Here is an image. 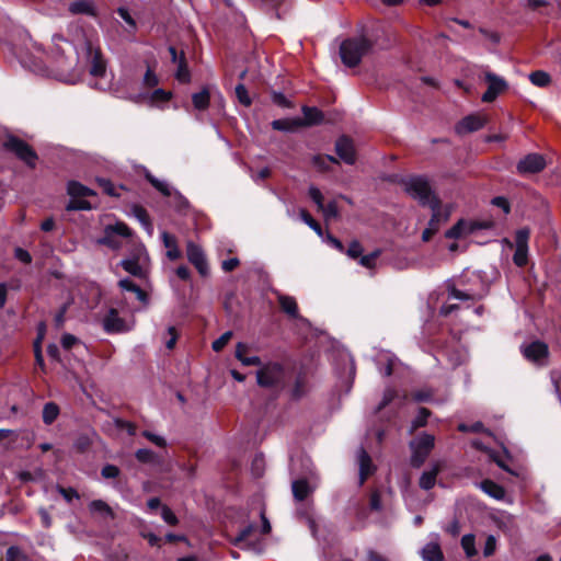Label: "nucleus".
I'll return each mask as SVG.
<instances>
[{"mask_svg": "<svg viewBox=\"0 0 561 561\" xmlns=\"http://www.w3.org/2000/svg\"><path fill=\"white\" fill-rule=\"evenodd\" d=\"M54 54L58 65L55 73L60 81L76 84L85 71L90 73L94 82L90 85L106 90L110 88L111 78L106 71V62L91 43L83 41L78 46L72 45L62 36L53 37Z\"/></svg>", "mask_w": 561, "mask_h": 561, "instance_id": "f257e3e1", "label": "nucleus"}, {"mask_svg": "<svg viewBox=\"0 0 561 561\" xmlns=\"http://www.w3.org/2000/svg\"><path fill=\"white\" fill-rule=\"evenodd\" d=\"M373 41L364 35L348 37L340 44V58L344 66L353 68L360 64L362 59L373 50Z\"/></svg>", "mask_w": 561, "mask_h": 561, "instance_id": "f03ea898", "label": "nucleus"}, {"mask_svg": "<svg viewBox=\"0 0 561 561\" xmlns=\"http://www.w3.org/2000/svg\"><path fill=\"white\" fill-rule=\"evenodd\" d=\"M407 193L421 205L430 206L431 203L438 202L430 185V182L424 176H412L404 182Z\"/></svg>", "mask_w": 561, "mask_h": 561, "instance_id": "7ed1b4c3", "label": "nucleus"}, {"mask_svg": "<svg viewBox=\"0 0 561 561\" xmlns=\"http://www.w3.org/2000/svg\"><path fill=\"white\" fill-rule=\"evenodd\" d=\"M435 445V437L427 433H421L410 442L412 467L420 468L431 454Z\"/></svg>", "mask_w": 561, "mask_h": 561, "instance_id": "20e7f679", "label": "nucleus"}, {"mask_svg": "<svg viewBox=\"0 0 561 561\" xmlns=\"http://www.w3.org/2000/svg\"><path fill=\"white\" fill-rule=\"evenodd\" d=\"M67 192L70 196V201L66 206L67 210H89L91 204L82 197L94 195V192L85 185L77 181H70L67 185Z\"/></svg>", "mask_w": 561, "mask_h": 561, "instance_id": "39448f33", "label": "nucleus"}, {"mask_svg": "<svg viewBox=\"0 0 561 561\" xmlns=\"http://www.w3.org/2000/svg\"><path fill=\"white\" fill-rule=\"evenodd\" d=\"M122 267L136 277H145L149 265V256L144 245L135 249V253L123 260Z\"/></svg>", "mask_w": 561, "mask_h": 561, "instance_id": "423d86ee", "label": "nucleus"}, {"mask_svg": "<svg viewBox=\"0 0 561 561\" xmlns=\"http://www.w3.org/2000/svg\"><path fill=\"white\" fill-rule=\"evenodd\" d=\"M285 378V371L280 364L270 363L256 371V380L261 387H277Z\"/></svg>", "mask_w": 561, "mask_h": 561, "instance_id": "0eeeda50", "label": "nucleus"}, {"mask_svg": "<svg viewBox=\"0 0 561 561\" xmlns=\"http://www.w3.org/2000/svg\"><path fill=\"white\" fill-rule=\"evenodd\" d=\"M483 78L488 83V89L482 95L483 102H492L494 101L499 94L507 89V82L500 76L491 72L484 71Z\"/></svg>", "mask_w": 561, "mask_h": 561, "instance_id": "6e6552de", "label": "nucleus"}, {"mask_svg": "<svg viewBox=\"0 0 561 561\" xmlns=\"http://www.w3.org/2000/svg\"><path fill=\"white\" fill-rule=\"evenodd\" d=\"M4 147L13 151L21 160H23L28 165L35 164L37 156L34 152V150L24 141L18 139L16 137L10 136L4 142Z\"/></svg>", "mask_w": 561, "mask_h": 561, "instance_id": "1a4fd4ad", "label": "nucleus"}, {"mask_svg": "<svg viewBox=\"0 0 561 561\" xmlns=\"http://www.w3.org/2000/svg\"><path fill=\"white\" fill-rule=\"evenodd\" d=\"M523 355L537 365H543L548 358V346L540 341H534L527 345L522 346Z\"/></svg>", "mask_w": 561, "mask_h": 561, "instance_id": "9d476101", "label": "nucleus"}, {"mask_svg": "<svg viewBox=\"0 0 561 561\" xmlns=\"http://www.w3.org/2000/svg\"><path fill=\"white\" fill-rule=\"evenodd\" d=\"M546 167L543 156L539 153H529L517 163V171L520 174L538 173Z\"/></svg>", "mask_w": 561, "mask_h": 561, "instance_id": "9b49d317", "label": "nucleus"}, {"mask_svg": "<svg viewBox=\"0 0 561 561\" xmlns=\"http://www.w3.org/2000/svg\"><path fill=\"white\" fill-rule=\"evenodd\" d=\"M131 234L130 229L124 222H116L115 225L107 226L105 228V236L100 240V243L106 244L112 249H118L121 243L117 242L114 237H129Z\"/></svg>", "mask_w": 561, "mask_h": 561, "instance_id": "f8f14e48", "label": "nucleus"}, {"mask_svg": "<svg viewBox=\"0 0 561 561\" xmlns=\"http://www.w3.org/2000/svg\"><path fill=\"white\" fill-rule=\"evenodd\" d=\"M432 217L428 221L431 231H438L442 224L446 222L454 209L453 205H446L444 209L440 207L439 202L431 203Z\"/></svg>", "mask_w": 561, "mask_h": 561, "instance_id": "ddd939ff", "label": "nucleus"}, {"mask_svg": "<svg viewBox=\"0 0 561 561\" xmlns=\"http://www.w3.org/2000/svg\"><path fill=\"white\" fill-rule=\"evenodd\" d=\"M186 254L188 261L196 267L202 276L208 274V264L206 262L203 250L194 242H187Z\"/></svg>", "mask_w": 561, "mask_h": 561, "instance_id": "4468645a", "label": "nucleus"}, {"mask_svg": "<svg viewBox=\"0 0 561 561\" xmlns=\"http://www.w3.org/2000/svg\"><path fill=\"white\" fill-rule=\"evenodd\" d=\"M335 151L347 164H354L356 161L355 149L352 140L345 136L340 137L335 142Z\"/></svg>", "mask_w": 561, "mask_h": 561, "instance_id": "2eb2a0df", "label": "nucleus"}, {"mask_svg": "<svg viewBox=\"0 0 561 561\" xmlns=\"http://www.w3.org/2000/svg\"><path fill=\"white\" fill-rule=\"evenodd\" d=\"M485 286L481 283L480 289H473L472 287L467 289H457L456 287L449 288V298L459 300H479L485 295Z\"/></svg>", "mask_w": 561, "mask_h": 561, "instance_id": "dca6fc26", "label": "nucleus"}, {"mask_svg": "<svg viewBox=\"0 0 561 561\" xmlns=\"http://www.w3.org/2000/svg\"><path fill=\"white\" fill-rule=\"evenodd\" d=\"M357 462L359 466V484H363L374 472L375 467L373 466L370 456L364 448H359L357 451Z\"/></svg>", "mask_w": 561, "mask_h": 561, "instance_id": "f3484780", "label": "nucleus"}, {"mask_svg": "<svg viewBox=\"0 0 561 561\" xmlns=\"http://www.w3.org/2000/svg\"><path fill=\"white\" fill-rule=\"evenodd\" d=\"M484 125V119L478 115H469L462 118L456 126L458 134H468L479 130Z\"/></svg>", "mask_w": 561, "mask_h": 561, "instance_id": "a211bd4d", "label": "nucleus"}, {"mask_svg": "<svg viewBox=\"0 0 561 561\" xmlns=\"http://www.w3.org/2000/svg\"><path fill=\"white\" fill-rule=\"evenodd\" d=\"M103 328L107 333L125 331L124 321L118 317L116 310L111 309L103 319Z\"/></svg>", "mask_w": 561, "mask_h": 561, "instance_id": "6ab92c4d", "label": "nucleus"}, {"mask_svg": "<svg viewBox=\"0 0 561 561\" xmlns=\"http://www.w3.org/2000/svg\"><path fill=\"white\" fill-rule=\"evenodd\" d=\"M421 557L423 561H443V552L440 546L436 541L427 542L421 549Z\"/></svg>", "mask_w": 561, "mask_h": 561, "instance_id": "aec40b11", "label": "nucleus"}, {"mask_svg": "<svg viewBox=\"0 0 561 561\" xmlns=\"http://www.w3.org/2000/svg\"><path fill=\"white\" fill-rule=\"evenodd\" d=\"M249 352V345L244 343H238L236 346V357L242 363L244 366H260L261 359L259 356H247Z\"/></svg>", "mask_w": 561, "mask_h": 561, "instance_id": "412c9836", "label": "nucleus"}, {"mask_svg": "<svg viewBox=\"0 0 561 561\" xmlns=\"http://www.w3.org/2000/svg\"><path fill=\"white\" fill-rule=\"evenodd\" d=\"M440 471L438 462L434 463L431 469L425 470L420 478V486L424 490H431L436 483V477Z\"/></svg>", "mask_w": 561, "mask_h": 561, "instance_id": "4be33fe9", "label": "nucleus"}, {"mask_svg": "<svg viewBox=\"0 0 561 561\" xmlns=\"http://www.w3.org/2000/svg\"><path fill=\"white\" fill-rule=\"evenodd\" d=\"M291 489L295 500L304 501L313 491L314 486L310 485L307 480L299 479L293 481Z\"/></svg>", "mask_w": 561, "mask_h": 561, "instance_id": "5701e85b", "label": "nucleus"}, {"mask_svg": "<svg viewBox=\"0 0 561 561\" xmlns=\"http://www.w3.org/2000/svg\"><path fill=\"white\" fill-rule=\"evenodd\" d=\"M481 490L486 493L489 496L495 499V500H503L505 497V490L502 485L491 481V480H484L480 484Z\"/></svg>", "mask_w": 561, "mask_h": 561, "instance_id": "b1692460", "label": "nucleus"}, {"mask_svg": "<svg viewBox=\"0 0 561 561\" xmlns=\"http://www.w3.org/2000/svg\"><path fill=\"white\" fill-rule=\"evenodd\" d=\"M161 238L164 247L168 249L167 256L170 260L179 259L181 256V251L178 248L176 239L165 231L161 233Z\"/></svg>", "mask_w": 561, "mask_h": 561, "instance_id": "393cba45", "label": "nucleus"}, {"mask_svg": "<svg viewBox=\"0 0 561 561\" xmlns=\"http://www.w3.org/2000/svg\"><path fill=\"white\" fill-rule=\"evenodd\" d=\"M278 302L284 312L293 318L298 317V307L294 297L286 295H278Z\"/></svg>", "mask_w": 561, "mask_h": 561, "instance_id": "a878e982", "label": "nucleus"}, {"mask_svg": "<svg viewBox=\"0 0 561 561\" xmlns=\"http://www.w3.org/2000/svg\"><path fill=\"white\" fill-rule=\"evenodd\" d=\"M69 12L72 14H93V4L89 0H77L68 5Z\"/></svg>", "mask_w": 561, "mask_h": 561, "instance_id": "bb28decb", "label": "nucleus"}, {"mask_svg": "<svg viewBox=\"0 0 561 561\" xmlns=\"http://www.w3.org/2000/svg\"><path fill=\"white\" fill-rule=\"evenodd\" d=\"M210 94L207 88L192 95V102L196 110L204 111L208 107Z\"/></svg>", "mask_w": 561, "mask_h": 561, "instance_id": "cd10ccee", "label": "nucleus"}, {"mask_svg": "<svg viewBox=\"0 0 561 561\" xmlns=\"http://www.w3.org/2000/svg\"><path fill=\"white\" fill-rule=\"evenodd\" d=\"M529 81L538 87V88H546L551 83V77L548 72L543 70H536L528 75Z\"/></svg>", "mask_w": 561, "mask_h": 561, "instance_id": "c85d7f7f", "label": "nucleus"}, {"mask_svg": "<svg viewBox=\"0 0 561 561\" xmlns=\"http://www.w3.org/2000/svg\"><path fill=\"white\" fill-rule=\"evenodd\" d=\"M469 224L467 220H459L454 227L446 232V238L458 239L466 234H471L468 228Z\"/></svg>", "mask_w": 561, "mask_h": 561, "instance_id": "c756f323", "label": "nucleus"}, {"mask_svg": "<svg viewBox=\"0 0 561 561\" xmlns=\"http://www.w3.org/2000/svg\"><path fill=\"white\" fill-rule=\"evenodd\" d=\"M302 113L307 125H314L322 121L323 115L317 107L304 106Z\"/></svg>", "mask_w": 561, "mask_h": 561, "instance_id": "7c9ffc66", "label": "nucleus"}, {"mask_svg": "<svg viewBox=\"0 0 561 561\" xmlns=\"http://www.w3.org/2000/svg\"><path fill=\"white\" fill-rule=\"evenodd\" d=\"M59 415V408L54 402H48L43 408V421L45 424H51Z\"/></svg>", "mask_w": 561, "mask_h": 561, "instance_id": "2f4dec72", "label": "nucleus"}, {"mask_svg": "<svg viewBox=\"0 0 561 561\" xmlns=\"http://www.w3.org/2000/svg\"><path fill=\"white\" fill-rule=\"evenodd\" d=\"M461 547L468 558L474 557L478 551L476 549V538L472 534H467L461 538Z\"/></svg>", "mask_w": 561, "mask_h": 561, "instance_id": "473e14b6", "label": "nucleus"}, {"mask_svg": "<svg viewBox=\"0 0 561 561\" xmlns=\"http://www.w3.org/2000/svg\"><path fill=\"white\" fill-rule=\"evenodd\" d=\"M147 180L152 184V186L158 190L161 194L164 196H171L172 194V187L169 185L168 182L158 180L150 173L146 174Z\"/></svg>", "mask_w": 561, "mask_h": 561, "instance_id": "72a5a7b5", "label": "nucleus"}, {"mask_svg": "<svg viewBox=\"0 0 561 561\" xmlns=\"http://www.w3.org/2000/svg\"><path fill=\"white\" fill-rule=\"evenodd\" d=\"M89 508L92 513L105 516H113L112 508L102 500H94L90 503Z\"/></svg>", "mask_w": 561, "mask_h": 561, "instance_id": "f704fd0d", "label": "nucleus"}, {"mask_svg": "<svg viewBox=\"0 0 561 561\" xmlns=\"http://www.w3.org/2000/svg\"><path fill=\"white\" fill-rule=\"evenodd\" d=\"M428 416H430V411L425 408H421L419 410L417 415L411 423L410 433H413L419 427L425 426L427 423Z\"/></svg>", "mask_w": 561, "mask_h": 561, "instance_id": "c9c22d12", "label": "nucleus"}, {"mask_svg": "<svg viewBox=\"0 0 561 561\" xmlns=\"http://www.w3.org/2000/svg\"><path fill=\"white\" fill-rule=\"evenodd\" d=\"M134 215L139 220V222L142 225V227L148 231V233L151 234L152 225L149 220V216H148L147 211L141 207H135Z\"/></svg>", "mask_w": 561, "mask_h": 561, "instance_id": "e433bc0d", "label": "nucleus"}, {"mask_svg": "<svg viewBox=\"0 0 561 561\" xmlns=\"http://www.w3.org/2000/svg\"><path fill=\"white\" fill-rule=\"evenodd\" d=\"M299 215L306 225H308L318 236L322 237L321 226L309 215L306 209H300Z\"/></svg>", "mask_w": 561, "mask_h": 561, "instance_id": "4c0bfd02", "label": "nucleus"}, {"mask_svg": "<svg viewBox=\"0 0 561 561\" xmlns=\"http://www.w3.org/2000/svg\"><path fill=\"white\" fill-rule=\"evenodd\" d=\"M319 210L323 214V217L327 221L335 219L339 216L337 204L335 201L323 205V208H320Z\"/></svg>", "mask_w": 561, "mask_h": 561, "instance_id": "58836bf2", "label": "nucleus"}, {"mask_svg": "<svg viewBox=\"0 0 561 561\" xmlns=\"http://www.w3.org/2000/svg\"><path fill=\"white\" fill-rule=\"evenodd\" d=\"M172 96L171 92L164 91L163 89H156L150 95L149 101L152 104L164 103Z\"/></svg>", "mask_w": 561, "mask_h": 561, "instance_id": "ea45409f", "label": "nucleus"}, {"mask_svg": "<svg viewBox=\"0 0 561 561\" xmlns=\"http://www.w3.org/2000/svg\"><path fill=\"white\" fill-rule=\"evenodd\" d=\"M178 71L175 73V77L181 82H188L190 81V71L186 67L185 58L182 55L178 62Z\"/></svg>", "mask_w": 561, "mask_h": 561, "instance_id": "a19ab883", "label": "nucleus"}, {"mask_svg": "<svg viewBox=\"0 0 561 561\" xmlns=\"http://www.w3.org/2000/svg\"><path fill=\"white\" fill-rule=\"evenodd\" d=\"M300 123L290 119H275L272 122V127L275 130L289 131Z\"/></svg>", "mask_w": 561, "mask_h": 561, "instance_id": "79ce46f5", "label": "nucleus"}, {"mask_svg": "<svg viewBox=\"0 0 561 561\" xmlns=\"http://www.w3.org/2000/svg\"><path fill=\"white\" fill-rule=\"evenodd\" d=\"M469 232L473 233L477 230L481 229H491L494 227V222L492 220H470L468 221Z\"/></svg>", "mask_w": 561, "mask_h": 561, "instance_id": "37998d69", "label": "nucleus"}, {"mask_svg": "<svg viewBox=\"0 0 561 561\" xmlns=\"http://www.w3.org/2000/svg\"><path fill=\"white\" fill-rule=\"evenodd\" d=\"M236 96L238 101L244 106H250L252 103L248 90L243 84H238L236 87Z\"/></svg>", "mask_w": 561, "mask_h": 561, "instance_id": "c03bdc74", "label": "nucleus"}, {"mask_svg": "<svg viewBox=\"0 0 561 561\" xmlns=\"http://www.w3.org/2000/svg\"><path fill=\"white\" fill-rule=\"evenodd\" d=\"M527 259H528V248H516L514 256H513L514 263L517 266L522 267L527 264Z\"/></svg>", "mask_w": 561, "mask_h": 561, "instance_id": "a18cd8bd", "label": "nucleus"}, {"mask_svg": "<svg viewBox=\"0 0 561 561\" xmlns=\"http://www.w3.org/2000/svg\"><path fill=\"white\" fill-rule=\"evenodd\" d=\"M528 239H529V230L528 229H519L515 236V244L516 248H528Z\"/></svg>", "mask_w": 561, "mask_h": 561, "instance_id": "49530a36", "label": "nucleus"}, {"mask_svg": "<svg viewBox=\"0 0 561 561\" xmlns=\"http://www.w3.org/2000/svg\"><path fill=\"white\" fill-rule=\"evenodd\" d=\"M231 336H232V332L231 331H227L224 334H221L217 340H215L213 342V345H211L213 350L215 352L221 351L228 344V342L230 341Z\"/></svg>", "mask_w": 561, "mask_h": 561, "instance_id": "de8ad7c7", "label": "nucleus"}, {"mask_svg": "<svg viewBox=\"0 0 561 561\" xmlns=\"http://www.w3.org/2000/svg\"><path fill=\"white\" fill-rule=\"evenodd\" d=\"M396 397H397L396 390L392 388H387L383 392L381 402L377 407L376 412H378L381 409H383L385 407H387L390 402H392L394 400Z\"/></svg>", "mask_w": 561, "mask_h": 561, "instance_id": "09e8293b", "label": "nucleus"}, {"mask_svg": "<svg viewBox=\"0 0 561 561\" xmlns=\"http://www.w3.org/2000/svg\"><path fill=\"white\" fill-rule=\"evenodd\" d=\"M309 196L312 199V202L317 205L318 210L320 208H323V205H324L323 195L318 187L311 185L309 187Z\"/></svg>", "mask_w": 561, "mask_h": 561, "instance_id": "8fccbe9b", "label": "nucleus"}, {"mask_svg": "<svg viewBox=\"0 0 561 561\" xmlns=\"http://www.w3.org/2000/svg\"><path fill=\"white\" fill-rule=\"evenodd\" d=\"M496 538L493 535H489L486 537L484 547H483V556L491 557L496 550Z\"/></svg>", "mask_w": 561, "mask_h": 561, "instance_id": "3c124183", "label": "nucleus"}, {"mask_svg": "<svg viewBox=\"0 0 561 561\" xmlns=\"http://www.w3.org/2000/svg\"><path fill=\"white\" fill-rule=\"evenodd\" d=\"M136 458L141 462H152L154 461L156 455L152 450L142 448L136 451Z\"/></svg>", "mask_w": 561, "mask_h": 561, "instance_id": "603ef678", "label": "nucleus"}, {"mask_svg": "<svg viewBox=\"0 0 561 561\" xmlns=\"http://www.w3.org/2000/svg\"><path fill=\"white\" fill-rule=\"evenodd\" d=\"M24 554L16 547H10L7 551V561H24Z\"/></svg>", "mask_w": 561, "mask_h": 561, "instance_id": "864d4df0", "label": "nucleus"}, {"mask_svg": "<svg viewBox=\"0 0 561 561\" xmlns=\"http://www.w3.org/2000/svg\"><path fill=\"white\" fill-rule=\"evenodd\" d=\"M255 530H256V528H255V526H254L253 524H250V525H248V526L243 527V528L240 530V533H239V535H238V537H237V540H238V541H245V540L250 539V538H251V536H252V534H253Z\"/></svg>", "mask_w": 561, "mask_h": 561, "instance_id": "5fc2aeb1", "label": "nucleus"}, {"mask_svg": "<svg viewBox=\"0 0 561 561\" xmlns=\"http://www.w3.org/2000/svg\"><path fill=\"white\" fill-rule=\"evenodd\" d=\"M98 182H99V185L102 187V190L107 195L118 196V193L116 192V188L114 187V185L108 180L99 179Z\"/></svg>", "mask_w": 561, "mask_h": 561, "instance_id": "6e6d98bb", "label": "nucleus"}, {"mask_svg": "<svg viewBox=\"0 0 561 561\" xmlns=\"http://www.w3.org/2000/svg\"><path fill=\"white\" fill-rule=\"evenodd\" d=\"M158 82L159 80L156 73L151 69H148L144 76V84L148 88H152L156 87Z\"/></svg>", "mask_w": 561, "mask_h": 561, "instance_id": "4d7b16f0", "label": "nucleus"}, {"mask_svg": "<svg viewBox=\"0 0 561 561\" xmlns=\"http://www.w3.org/2000/svg\"><path fill=\"white\" fill-rule=\"evenodd\" d=\"M161 516L163 520L170 525H175L178 523L175 514L167 506L162 507Z\"/></svg>", "mask_w": 561, "mask_h": 561, "instance_id": "13d9d810", "label": "nucleus"}, {"mask_svg": "<svg viewBox=\"0 0 561 561\" xmlns=\"http://www.w3.org/2000/svg\"><path fill=\"white\" fill-rule=\"evenodd\" d=\"M142 435L148 438L151 443H153L154 445L159 446V447H163L165 446V439L162 437V436H159L157 434H153L149 431H145L142 433Z\"/></svg>", "mask_w": 561, "mask_h": 561, "instance_id": "bf43d9fd", "label": "nucleus"}, {"mask_svg": "<svg viewBox=\"0 0 561 561\" xmlns=\"http://www.w3.org/2000/svg\"><path fill=\"white\" fill-rule=\"evenodd\" d=\"M168 335H169V337L164 341V344H165L167 348L172 350L178 340V333H176L174 327L168 328Z\"/></svg>", "mask_w": 561, "mask_h": 561, "instance_id": "052dcab7", "label": "nucleus"}, {"mask_svg": "<svg viewBox=\"0 0 561 561\" xmlns=\"http://www.w3.org/2000/svg\"><path fill=\"white\" fill-rule=\"evenodd\" d=\"M119 474V469L113 465H106L102 468V476L106 479L116 478Z\"/></svg>", "mask_w": 561, "mask_h": 561, "instance_id": "680f3d73", "label": "nucleus"}, {"mask_svg": "<svg viewBox=\"0 0 561 561\" xmlns=\"http://www.w3.org/2000/svg\"><path fill=\"white\" fill-rule=\"evenodd\" d=\"M58 491L68 503L75 499H79V494L75 489L59 488Z\"/></svg>", "mask_w": 561, "mask_h": 561, "instance_id": "e2e57ef3", "label": "nucleus"}, {"mask_svg": "<svg viewBox=\"0 0 561 561\" xmlns=\"http://www.w3.org/2000/svg\"><path fill=\"white\" fill-rule=\"evenodd\" d=\"M362 252V245L357 241L352 242L347 249V255L352 259L360 256Z\"/></svg>", "mask_w": 561, "mask_h": 561, "instance_id": "0e129e2a", "label": "nucleus"}, {"mask_svg": "<svg viewBox=\"0 0 561 561\" xmlns=\"http://www.w3.org/2000/svg\"><path fill=\"white\" fill-rule=\"evenodd\" d=\"M432 398L430 390H419L413 393V400L416 402H426Z\"/></svg>", "mask_w": 561, "mask_h": 561, "instance_id": "69168bd1", "label": "nucleus"}, {"mask_svg": "<svg viewBox=\"0 0 561 561\" xmlns=\"http://www.w3.org/2000/svg\"><path fill=\"white\" fill-rule=\"evenodd\" d=\"M78 342V339L69 333H66L61 337V345L64 348L69 350L76 343Z\"/></svg>", "mask_w": 561, "mask_h": 561, "instance_id": "338daca9", "label": "nucleus"}, {"mask_svg": "<svg viewBox=\"0 0 561 561\" xmlns=\"http://www.w3.org/2000/svg\"><path fill=\"white\" fill-rule=\"evenodd\" d=\"M366 561H388V560L382 554H380L374 550H368L367 554H366Z\"/></svg>", "mask_w": 561, "mask_h": 561, "instance_id": "774afa93", "label": "nucleus"}]
</instances>
